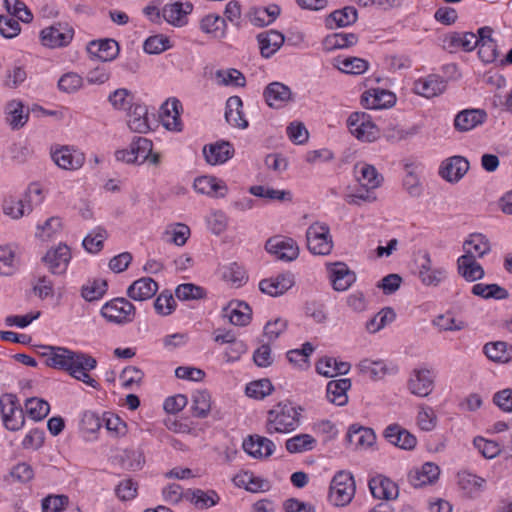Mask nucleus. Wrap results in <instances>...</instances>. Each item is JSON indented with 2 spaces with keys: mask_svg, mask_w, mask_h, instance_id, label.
Wrapping results in <instances>:
<instances>
[{
  "mask_svg": "<svg viewBox=\"0 0 512 512\" xmlns=\"http://www.w3.org/2000/svg\"><path fill=\"white\" fill-rule=\"evenodd\" d=\"M39 355L47 367L67 372L72 378L98 390L100 384L88 372L97 367V360L90 354L62 346L42 345Z\"/></svg>",
  "mask_w": 512,
  "mask_h": 512,
  "instance_id": "1",
  "label": "nucleus"
},
{
  "mask_svg": "<svg viewBox=\"0 0 512 512\" xmlns=\"http://www.w3.org/2000/svg\"><path fill=\"white\" fill-rule=\"evenodd\" d=\"M302 410L301 407H296L289 401L279 402L268 412L267 432L269 434L293 432L300 425Z\"/></svg>",
  "mask_w": 512,
  "mask_h": 512,
  "instance_id": "2",
  "label": "nucleus"
},
{
  "mask_svg": "<svg viewBox=\"0 0 512 512\" xmlns=\"http://www.w3.org/2000/svg\"><path fill=\"white\" fill-rule=\"evenodd\" d=\"M355 489L353 475L349 472L340 471L335 474L331 481L329 500L335 506H345L353 499Z\"/></svg>",
  "mask_w": 512,
  "mask_h": 512,
  "instance_id": "3",
  "label": "nucleus"
},
{
  "mask_svg": "<svg viewBox=\"0 0 512 512\" xmlns=\"http://www.w3.org/2000/svg\"><path fill=\"white\" fill-rule=\"evenodd\" d=\"M0 412L3 425L10 431H18L25 424V415L14 394L0 396Z\"/></svg>",
  "mask_w": 512,
  "mask_h": 512,
  "instance_id": "4",
  "label": "nucleus"
},
{
  "mask_svg": "<svg viewBox=\"0 0 512 512\" xmlns=\"http://www.w3.org/2000/svg\"><path fill=\"white\" fill-rule=\"evenodd\" d=\"M100 313L108 322L123 325L134 320L136 309L126 298L118 297L106 302Z\"/></svg>",
  "mask_w": 512,
  "mask_h": 512,
  "instance_id": "5",
  "label": "nucleus"
},
{
  "mask_svg": "<svg viewBox=\"0 0 512 512\" xmlns=\"http://www.w3.org/2000/svg\"><path fill=\"white\" fill-rule=\"evenodd\" d=\"M307 247L314 255H328L333 248L330 228L326 224L313 223L306 231Z\"/></svg>",
  "mask_w": 512,
  "mask_h": 512,
  "instance_id": "6",
  "label": "nucleus"
},
{
  "mask_svg": "<svg viewBox=\"0 0 512 512\" xmlns=\"http://www.w3.org/2000/svg\"><path fill=\"white\" fill-rule=\"evenodd\" d=\"M349 131L358 140L373 142L379 137V129L366 112H353L347 119Z\"/></svg>",
  "mask_w": 512,
  "mask_h": 512,
  "instance_id": "7",
  "label": "nucleus"
},
{
  "mask_svg": "<svg viewBox=\"0 0 512 512\" xmlns=\"http://www.w3.org/2000/svg\"><path fill=\"white\" fill-rule=\"evenodd\" d=\"M74 29L68 23L57 22L40 32V39L44 46L61 48L67 46L73 39Z\"/></svg>",
  "mask_w": 512,
  "mask_h": 512,
  "instance_id": "8",
  "label": "nucleus"
},
{
  "mask_svg": "<svg viewBox=\"0 0 512 512\" xmlns=\"http://www.w3.org/2000/svg\"><path fill=\"white\" fill-rule=\"evenodd\" d=\"M71 260V251L66 244L60 243L57 247L49 249L42 257L48 270L54 275L64 274Z\"/></svg>",
  "mask_w": 512,
  "mask_h": 512,
  "instance_id": "9",
  "label": "nucleus"
},
{
  "mask_svg": "<svg viewBox=\"0 0 512 512\" xmlns=\"http://www.w3.org/2000/svg\"><path fill=\"white\" fill-rule=\"evenodd\" d=\"M265 249L268 253L274 255L277 260L286 262L295 260L299 255L298 246L291 238L271 237L266 241Z\"/></svg>",
  "mask_w": 512,
  "mask_h": 512,
  "instance_id": "10",
  "label": "nucleus"
},
{
  "mask_svg": "<svg viewBox=\"0 0 512 512\" xmlns=\"http://www.w3.org/2000/svg\"><path fill=\"white\" fill-rule=\"evenodd\" d=\"M54 163L64 170H77L81 168L85 162V154L80 150L62 146L51 153Z\"/></svg>",
  "mask_w": 512,
  "mask_h": 512,
  "instance_id": "11",
  "label": "nucleus"
},
{
  "mask_svg": "<svg viewBox=\"0 0 512 512\" xmlns=\"http://www.w3.org/2000/svg\"><path fill=\"white\" fill-rule=\"evenodd\" d=\"M434 378L430 369H414L408 381V389L414 395L427 397L434 389Z\"/></svg>",
  "mask_w": 512,
  "mask_h": 512,
  "instance_id": "12",
  "label": "nucleus"
},
{
  "mask_svg": "<svg viewBox=\"0 0 512 512\" xmlns=\"http://www.w3.org/2000/svg\"><path fill=\"white\" fill-rule=\"evenodd\" d=\"M396 95L385 89L375 88L361 95V104L366 109H388L395 105Z\"/></svg>",
  "mask_w": 512,
  "mask_h": 512,
  "instance_id": "13",
  "label": "nucleus"
},
{
  "mask_svg": "<svg viewBox=\"0 0 512 512\" xmlns=\"http://www.w3.org/2000/svg\"><path fill=\"white\" fill-rule=\"evenodd\" d=\"M469 162L463 156H452L442 162L439 174L450 183H457L469 170Z\"/></svg>",
  "mask_w": 512,
  "mask_h": 512,
  "instance_id": "14",
  "label": "nucleus"
},
{
  "mask_svg": "<svg viewBox=\"0 0 512 512\" xmlns=\"http://www.w3.org/2000/svg\"><path fill=\"white\" fill-rule=\"evenodd\" d=\"M383 436L390 444L403 450H412L417 444V438L397 423L388 425Z\"/></svg>",
  "mask_w": 512,
  "mask_h": 512,
  "instance_id": "15",
  "label": "nucleus"
},
{
  "mask_svg": "<svg viewBox=\"0 0 512 512\" xmlns=\"http://www.w3.org/2000/svg\"><path fill=\"white\" fill-rule=\"evenodd\" d=\"M223 317L236 326H246L252 319V309L243 301L232 300L223 308Z\"/></svg>",
  "mask_w": 512,
  "mask_h": 512,
  "instance_id": "16",
  "label": "nucleus"
},
{
  "mask_svg": "<svg viewBox=\"0 0 512 512\" xmlns=\"http://www.w3.org/2000/svg\"><path fill=\"white\" fill-rule=\"evenodd\" d=\"M87 51L91 57L108 62L118 56L120 49L117 41L107 38L89 42Z\"/></svg>",
  "mask_w": 512,
  "mask_h": 512,
  "instance_id": "17",
  "label": "nucleus"
},
{
  "mask_svg": "<svg viewBox=\"0 0 512 512\" xmlns=\"http://www.w3.org/2000/svg\"><path fill=\"white\" fill-rule=\"evenodd\" d=\"M294 285V276L291 272L279 274L275 278L263 279L259 283V289L270 296L283 295Z\"/></svg>",
  "mask_w": 512,
  "mask_h": 512,
  "instance_id": "18",
  "label": "nucleus"
},
{
  "mask_svg": "<svg viewBox=\"0 0 512 512\" xmlns=\"http://www.w3.org/2000/svg\"><path fill=\"white\" fill-rule=\"evenodd\" d=\"M203 155L210 165L223 164L233 157L234 147L230 142L218 141L203 147Z\"/></svg>",
  "mask_w": 512,
  "mask_h": 512,
  "instance_id": "19",
  "label": "nucleus"
},
{
  "mask_svg": "<svg viewBox=\"0 0 512 512\" xmlns=\"http://www.w3.org/2000/svg\"><path fill=\"white\" fill-rule=\"evenodd\" d=\"M369 489L373 497L382 500H394L399 495L398 485L390 478L378 475L369 480Z\"/></svg>",
  "mask_w": 512,
  "mask_h": 512,
  "instance_id": "20",
  "label": "nucleus"
},
{
  "mask_svg": "<svg viewBox=\"0 0 512 512\" xmlns=\"http://www.w3.org/2000/svg\"><path fill=\"white\" fill-rule=\"evenodd\" d=\"M486 119L487 113L483 109H465L455 116L454 127L459 132H467L483 124Z\"/></svg>",
  "mask_w": 512,
  "mask_h": 512,
  "instance_id": "21",
  "label": "nucleus"
},
{
  "mask_svg": "<svg viewBox=\"0 0 512 512\" xmlns=\"http://www.w3.org/2000/svg\"><path fill=\"white\" fill-rule=\"evenodd\" d=\"M242 446L244 451L254 458H267L273 454L275 449L273 441L259 435H250L243 441Z\"/></svg>",
  "mask_w": 512,
  "mask_h": 512,
  "instance_id": "22",
  "label": "nucleus"
},
{
  "mask_svg": "<svg viewBox=\"0 0 512 512\" xmlns=\"http://www.w3.org/2000/svg\"><path fill=\"white\" fill-rule=\"evenodd\" d=\"M440 475V468L433 462H426L420 469H413L408 473L409 483L420 488L428 484L434 483Z\"/></svg>",
  "mask_w": 512,
  "mask_h": 512,
  "instance_id": "23",
  "label": "nucleus"
},
{
  "mask_svg": "<svg viewBox=\"0 0 512 512\" xmlns=\"http://www.w3.org/2000/svg\"><path fill=\"white\" fill-rule=\"evenodd\" d=\"M193 10L190 2H174L166 4L162 9L163 19L176 27H181L187 23V15Z\"/></svg>",
  "mask_w": 512,
  "mask_h": 512,
  "instance_id": "24",
  "label": "nucleus"
},
{
  "mask_svg": "<svg viewBox=\"0 0 512 512\" xmlns=\"http://www.w3.org/2000/svg\"><path fill=\"white\" fill-rule=\"evenodd\" d=\"M263 96L269 107L280 108L291 99L292 92L287 85L272 82L265 87Z\"/></svg>",
  "mask_w": 512,
  "mask_h": 512,
  "instance_id": "25",
  "label": "nucleus"
},
{
  "mask_svg": "<svg viewBox=\"0 0 512 512\" xmlns=\"http://www.w3.org/2000/svg\"><path fill=\"white\" fill-rule=\"evenodd\" d=\"M260 53L264 58L273 56L283 45L285 37L276 30H268L257 35Z\"/></svg>",
  "mask_w": 512,
  "mask_h": 512,
  "instance_id": "26",
  "label": "nucleus"
},
{
  "mask_svg": "<svg viewBox=\"0 0 512 512\" xmlns=\"http://www.w3.org/2000/svg\"><path fill=\"white\" fill-rule=\"evenodd\" d=\"M180 110L181 102L176 98H171L161 105V117L166 129L172 131H181Z\"/></svg>",
  "mask_w": 512,
  "mask_h": 512,
  "instance_id": "27",
  "label": "nucleus"
},
{
  "mask_svg": "<svg viewBox=\"0 0 512 512\" xmlns=\"http://www.w3.org/2000/svg\"><path fill=\"white\" fill-rule=\"evenodd\" d=\"M158 290V284L150 277H143L134 281L127 289V296L135 301H144L152 298Z\"/></svg>",
  "mask_w": 512,
  "mask_h": 512,
  "instance_id": "28",
  "label": "nucleus"
},
{
  "mask_svg": "<svg viewBox=\"0 0 512 512\" xmlns=\"http://www.w3.org/2000/svg\"><path fill=\"white\" fill-rule=\"evenodd\" d=\"M346 439L356 448H368L375 443L376 434L372 428L352 424L348 429Z\"/></svg>",
  "mask_w": 512,
  "mask_h": 512,
  "instance_id": "29",
  "label": "nucleus"
},
{
  "mask_svg": "<svg viewBox=\"0 0 512 512\" xmlns=\"http://www.w3.org/2000/svg\"><path fill=\"white\" fill-rule=\"evenodd\" d=\"M418 275L424 285L438 286L446 277L447 271L444 268L432 269L430 255L425 253L419 266Z\"/></svg>",
  "mask_w": 512,
  "mask_h": 512,
  "instance_id": "30",
  "label": "nucleus"
},
{
  "mask_svg": "<svg viewBox=\"0 0 512 512\" xmlns=\"http://www.w3.org/2000/svg\"><path fill=\"white\" fill-rule=\"evenodd\" d=\"M458 273L468 282H474L484 277L483 267L470 255H462L457 260Z\"/></svg>",
  "mask_w": 512,
  "mask_h": 512,
  "instance_id": "31",
  "label": "nucleus"
},
{
  "mask_svg": "<svg viewBox=\"0 0 512 512\" xmlns=\"http://www.w3.org/2000/svg\"><path fill=\"white\" fill-rule=\"evenodd\" d=\"M193 187L198 193L215 197H224L227 192L225 183L222 180L211 176H201L196 178Z\"/></svg>",
  "mask_w": 512,
  "mask_h": 512,
  "instance_id": "32",
  "label": "nucleus"
},
{
  "mask_svg": "<svg viewBox=\"0 0 512 512\" xmlns=\"http://www.w3.org/2000/svg\"><path fill=\"white\" fill-rule=\"evenodd\" d=\"M350 388L351 380L348 378L331 380L326 388L327 399L337 406H344L348 402L347 391Z\"/></svg>",
  "mask_w": 512,
  "mask_h": 512,
  "instance_id": "33",
  "label": "nucleus"
},
{
  "mask_svg": "<svg viewBox=\"0 0 512 512\" xmlns=\"http://www.w3.org/2000/svg\"><path fill=\"white\" fill-rule=\"evenodd\" d=\"M128 126L138 133H146L150 130L148 123V110L145 105L134 103L128 110Z\"/></svg>",
  "mask_w": 512,
  "mask_h": 512,
  "instance_id": "34",
  "label": "nucleus"
},
{
  "mask_svg": "<svg viewBox=\"0 0 512 512\" xmlns=\"http://www.w3.org/2000/svg\"><path fill=\"white\" fill-rule=\"evenodd\" d=\"M358 12L353 6H346L342 9L335 10L326 18V26L333 29L346 27L357 21Z\"/></svg>",
  "mask_w": 512,
  "mask_h": 512,
  "instance_id": "35",
  "label": "nucleus"
},
{
  "mask_svg": "<svg viewBox=\"0 0 512 512\" xmlns=\"http://www.w3.org/2000/svg\"><path fill=\"white\" fill-rule=\"evenodd\" d=\"M333 288L336 291L347 290L356 280V275L344 263H335L331 270Z\"/></svg>",
  "mask_w": 512,
  "mask_h": 512,
  "instance_id": "36",
  "label": "nucleus"
},
{
  "mask_svg": "<svg viewBox=\"0 0 512 512\" xmlns=\"http://www.w3.org/2000/svg\"><path fill=\"white\" fill-rule=\"evenodd\" d=\"M184 498L189 500L198 509H207L215 506L220 498L214 490L207 492L201 489H188L185 491Z\"/></svg>",
  "mask_w": 512,
  "mask_h": 512,
  "instance_id": "37",
  "label": "nucleus"
},
{
  "mask_svg": "<svg viewBox=\"0 0 512 512\" xmlns=\"http://www.w3.org/2000/svg\"><path fill=\"white\" fill-rule=\"evenodd\" d=\"M464 255L473 256V258H482L490 252L491 246L489 240L480 233L471 234L463 244Z\"/></svg>",
  "mask_w": 512,
  "mask_h": 512,
  "instance_id": "38",
  "label": "nucleus"
},
{
  "mask_svg": "<svg viewBox=\"0 0 512 512\" xmlns=\"http://www.w3.org/2000/svg\"><path fill=\"white\" fill-rule=\"evenodd\" d=\"M200 28L204 33L210 34L214 38L222 39L226 37V20L219 15L208 14L203 17L200 21Z\"/></svg>",
  "mask_w": 512,
  "mask_h": 512,
  "instance_id": "39",
  "label": "nucleus"
},
{
  "mask_svg": "<svg viewBox=\"0 0 512 512\" xmlns=\"http://www.w3.org/2000/svg\"><path fill=\"white\" fill-rule=\"evenodd\" d=\"M6 121L13 130L22 128L28 121L29 113L24 112V105L20 101H10L5 109Z\"/></svg>",
  "mask_w": 512,
  "mask_h": 512,
  "instance_id": "40",
  "label": "nucleus"
},
{
  "mask_svg": "<svg viewBox=\"0 0 512 512\" xmlns=\"http://www.w3.org/2000/svg\"><path fill=\"white\" fill-rule=\"evenodd\" d=\"M445 43L449 48H462L467 52L478 45L477 35L472 32H453L446 36Z\"/></svg>",
  "mask_w": 512,
  "mask_h": 512,
  "instance_id": "41",
  "label": "nucleus"
},
{
  "mask_svg": "<svg viewBox=\"0 0 512 512\" xmlns=\"http://www.w3.org/2000/svg\"><path fill=\"white\" fill-rule=\"evenodd\" d=\"M358 42V36L354 33H333L326 36L323 40L325 50L345 49L355 45Z\"/></svg>",
  "mask_w": 512,
  "mask_h": 512,
  "instance_id": "42",
  "label": "nucleus"
},
{
  "mask_svg": "<svg viewBox=\"0 0 512 512\" xmlns=\"http://www.w3.org/2000/svg\"><path fill=\"white\" fill-rule=\"evenodd\" d=\"M444 89V82L435 76H429L424 80H419L415 84L416 93L426 98L435 97L441 94Z\"/></svg>",
  "mask_w": 512,
  "mask_h": 512,
  "instance_id": "43",
  "label": "nucleus"
},
{
  "mask_svg": "<svg viewBox=\"0 0 512 512\" xmlns=\"http://www.w3.org/2000/svg\"><path fill=\"white\" fill-rule=\"evenodd\" d=\"M471 292L475 296L482 297L484 299H496L503 300L509 298V292L505 288L498 284H483L477 283L472 287Z\"/></svg>",
  "mask_w": 512,
  "mask_h": 512,
  "instance_id": "44",
  "label": "nucleus"
},
{
  "mask_svg": "<svg viewBox=\"0 0 512 512\" xmlns=\"http://www.w3.org/2000/svg\"><path fill=\"white\" fill-rule=\"evenodd\" d=\"M483 352L493 362L508 363L511 359L507 343L504 341L486 343Z\"/></svg>",
  "mask_w": 512,
  "mask_h": 512,
  "instance_id": "45",
  "label": "nucleus"
},
{
  "mask_svg": "<svg viewBox=\"0 0 512 512\" xmlns=\"http://www.w3.org/2000/svg\"><path fill=\"white\" fill-rule=\"evenodd\" d=\"M395 318L396 313L393 308L384 307L366 323V329L369 333H376L392 323Z\"/></svg>",
  "mask_w": 512,
  "mask_h": 512,
  "instance_id": "46",
  "label": "nucleus"
},
{
  "mask_svg": "<svg viewBox=\"0 0 512 512\" xmlns=\"http://www.w3.org/2000/svg\"><path fill=\"white\" fill-rule=\"evenodd\" d=\"M25 410L32 420L41 421L49 414L50 405L41 398L31 397L25 401Z\"/></svg>",
  "mask_w": 512,
  "mask_h": 512,
  "instance_id": "47",
  "label": "nucleus"
},
{
  "mask_svg": "<svg viewBox=\"0 0 512 512\" xmlns=\"http://www.w3.org/2000/svg\"><path fill=\"white\" fill-rule=\"evenodd\" d=\"M316 445V439L309 434H299L290 439L285 443L286 449L290 453H302L314 449Z\"/></svg>",
  "mask_w": 512,
  "mask_h": 512,
  "instance_id": "48",
  "label": "nucleus"
},
{
  "mask_svg": "<svg viewBox=\"0 0 512 512\" xmlns=\"http://www.w3.org/2000/svg\"><path fill=\"white\" fill-rule=\"evenodd\" d=\"M175 296L181 301L200 300L206 298L207 292L196 284L184 283L176 287Z\"/></svg>",
  "mask_w": 512,
  "mask_h": 512,
  "instance_id": "49",
  "label": "nucleus"
},
{
  "mask_svg": "<svg viewBox=\"0 0 512 512\" xmlns=\"http://www.w3.org/2000/svg\"><path fill=\"white\" fill-rule=\"evenodd\" d=\"M192 410L194 416L198 418H206L211 409V396L208 391H197L192 395Z\"/></svg>",
  "mask_w": 512,
  "mask_h": 512,
  "instance_id": "50",
  "label": "nucleus"
},
{
  "mask_svg": "<svg viewBox=\"0 0 512 512\" xmlns=\"http://www.w3.org/2000/svg\"><path fill=\"white\" fill-rule=\"evenodd\" d=\"M359 181L367 189H376L381 185L383 177L377 169L370 164H362L359 170Z\"/></svg>",
  "mask_w": 512,
  "mask_h": 512,
  "instance_id": "51",
  "label": "nucleus"
},
{
  "mask_svg": "<svg viewBox=\"0 0 512 512\" xmlns=\"http://www.w3.org/2000/svg\"><path fill=\"white\" fill-rule=\"evenodd\" d=\"M274 387L269 379H260L250 382L245 389L246 395L254 399H263L270 395Z\"/></svg>",
  "mask_w": 512,
  "mask_h": 512,
  "instance_id": "52",
  "label": "nucleus"
},
{
  "mask_svg": "<svg viewBox=\"0 0 512 512\" xmlns=\"http://www.w3.org/2000/svg\"><path fill=\"white\" fill-rule=\"evenodd\" d=\"M134 96L126 88L116 89L108 96V101L117 110L127 111L132 105Z\"/></svg>",
  "mask_w": 512,
  "mask_h": 512,
  "instance_id": "53",
  "label": "nucleus"
},
{
  "mask_svg": "<svg viewBox=\"0 0 512 512\" xmlns=\"http://www.w3.org/2000/svg\"><path fill=\"white\" fill-rule=\"evenodd\" d=\"M106 237V230L98 227L83 239L82 245L89 253H98L102 250Z\"/></svg>",
  "mask_w": 512,
  "mask_h": 512,
  "instance_id": "54",
  "label": "nucleus"
},
{
  "mask_svg": "<svg viewBox=\"0 0 512 512\" xmlns=\"http://www.w3.org/2000/svg\"><path fill=\"white\" fill-rule=\"evenodd\" d=\"M3 211L6 215L11 216L14 219L21 218L26 211L29 213L32 211L30 203L26 204L23 199L9 198L4 201Z\"/></svg>",
  "mask_w": 512,
  "mask_h": 512,
  "instance_id": "55",
  "label": "nucleus"
},
{
  "mask_svg": "<svg viewBox=\"0 0 512 512\" xmlns=\"http://www.w3.org/2000/svg\"><path fill=\"white\" fill-rule=\"evenodd\" d=\"M107 282L103 279L94 280L93 282L82 287V297L91 302L100 299L107 291Z\"/></svg>",
  "mask_w": 512,
  "mask_h": 512,
  "instance_id": "56",
  "label": "nucleus"
},
{
  "mask_svg": "<svg viewBox=\"0 0 512 512\" xmlns=\"http://www.w3.org/2000/svg\"><path fill=\"white\" fill-rule=\"evenodd\" d=\"M155 311L162 315H170L176 308V302L169 290L162 291L154 301Z\"/></svg>",
  "mask_w": 512,
  "mask_h": 512,
  "instance_id": "57",
  "label": "nucleus"
},
{
  "mask_svg": "<svg viewBox=\"0 0 512 512\" xmlns=\"http://www.w3.org/2000/svg\"><path fill=\"white\" fill-rule=\"evenodd\" d=\"M339 68L342 72L354 75H360L368 69V62L358 57H347L339 61Z\"/></svg>",
  "mask_w": 512,
  "mask_h": 512,
  "instance_id": "58",
  "label": "nucleus"
},
{
  "mask_svg": "<svg viewBox=\"0 0 512 512\" xmlns=\"http://www.w3.org/2000/svg\"><path fill=\"white\" fill-rule=\"evenodd\" d=\"M130 146L135 153L137 160L140 159V164L147 160L153 150L152 141L141 136L134 137Z\"/></svg>",
  "mask_w": 512,
  "mask_h": 512,
  "instance_id": "59",
  "label": "nucleus"
},
{
  "mask_svg": "<svg viewBox=\"0 0 512 512\" xmlns=\"http://www.w3.org/2000/svg\"><path fill=\"white\" fill-rule=\"evenodd\" d=\"M360 370L368 375L372 380H379L386 374L387 368L382 361H370L365 359L360 362Z\"/></svg>",
  "mask_w": 512,
  "mask_h": 512,
  "instance_id": "60",
  "label": "nucleus"
},
{
  "mask_svg": "<svg viewBox=\"0 0 512 512\" xmlns=\"http://www.w3.org/2000/svg\"><path fill=\"white\" fill-rule=\"evenodd\" d=\"M170 41L162 35L150 36L144 41L143 49L148 54H159L170 48Z\"/></svg>",
  "mask_w": 512,
  "mask_h": 512,
  "instance_id": "61",
  "label": "nucleus"
},
{
  "mask_svg": "<svg viewBox=\"0 0 512 512\" xmlns=\"http://www.w3.org/2000/svg\"><path fill=\"white\" fill-rule=\"evenodd\" d=\"M417 424L423 431H432L437 424V416L429 406H422L417 415Z\"/></svg>",
  "mask_w": 512,
  "mask_h": 512,
  "instance_id": "62",
  "label": "nucleus"
},
{
  "mask_svg": "<svg viewBox=\"0 0 512 512\" xmlns=\"http://www.w3.org/2000/svg\"><path fill=\"white\" fill-rule=\"evenodd\" d=\"M21 31L19 21L12 15H0V34L7 39L16 37Z\"/></svg>",
  "mask_w": 512,
  "mask_h": 512,
  "instance_id": "63",
  "label": "nucleus"
},
{
  "mask_svg": "<svg viewBox=\"0 0 512 512\" xmlns=\"http://www.w3.org/2000/svg\"><path fill=\"white\" fill-rule=\"evenodd\" d=\"M68 502L69 499L65 495L47 496L42 501V510L43 512H60L65 510Z\"/></svg>",
  "mask_w": 512,
  "mask_h": 512,
  "instance_id": "64",
  "label": "nucleus"
}]
</instances>
